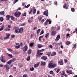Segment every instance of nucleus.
<instances>
[{
	"label": "nucleus",
	"mask_w": 77,
	"mask_h": 77,
	"mask_svg": "<svg viewBox=\"0 0 77 77\" xmlns=\"http://www.w3.org/2000/svg\"><path fill=\"white\" fill-rule=\"evenodd\" d=\"M52 63L53 61H51L50 62L48 65L49 68H55V66H56V65L55 64H53Z\"/></svg>",
	"instance_id": "1"
},
{
	"label": "nucleus",
	"mask_w": 77,
	"mask_h": 77,
	"mask_svg": "<svg viewBox=\"0 0 77 77\" xmlns=\"http://www.w3.org/2000/svg\"><path fill=\"white\" fill-rule=\"evenodd\" d=\"M44 51V49H42L41 50H38V51L37 52V56L39 57V56H41L42 55L43 53H42L41 52H42V51Z\"/></svg>",
	"instance_id": "2"
},
{
	"label": "nucleus",
	"mask_w": 77,
	"mask_h": 77,
	"mask_svg": "<svg viewBox=\"0 0 77 77\" xmlns=\"http://www.w3.org/2000/svg\"><path fill=\"white\" fill-rule=\"evenodd\" d=\"M14 15L16 17H19L21 15V12L20 11H16L14 13Z\"/></svg>",
	"instance_id": "3"
},
{
	"label": "nucleus",
	"mask_w": 77,
	"mask_h": 77,
	"mask_svg": "<svg viewBox=\"0 0 77 77\" xmlns=\"http://www.w3.org/2000/svg\"><path fill=\"white\" fill-rule=\"evenodd\" d=\"M27 49H28V45L26 44L23 48V51H27Z\"/></svg>",
	"instance_id": "4"
},
{
	"label": "nucleus",
	"mask_w": 77,
	"mask_h": 77,
	"mask_svg": "<svg viewBox=\"0 0 77 77\" xmlns=\"http://www.w3.org/2000/svg\"><path fill=\"white\" fill-rule=\"evenodd\" d=\"M5 68H6V69L7 70V71L8 72L9 71V69H10V68H9V66L8 64H6L4 65Z\"/></svg>",
	"instance_id": "5"
},
{
	"label": "nucleus",
	"mask_w": 77,
	"mask_h": 77,
	"mask_svg": "<svg viewBox=\"0 0 77 77\" xmlns=\"http://www.w3.org/2000/svg\"><path fill=\"white\" fill-rule=\"evenodd\" d=\"M0 60L2 62H3V63H5V62H6L4 56H1V58Z\"/></svg>",
	"instance_id": "6"
},
{
	"label": "nucleus",
	"mask_w": 77,
	"mask_h": 77,
	"mask_svg": "<svg viewBox=\"0 0 77 77\" xmlns=\"http://www.w3.org/2000/svg\"><path fill=\"white\" fill-rule=\"evenodd\" d=\"M60 37V35H57V36L56 37V38L55 41H56V42H57V41H58L59 40Z\"/></svg>",
	"instance_id": "7"
},
{
	"label": "nucleus",
	"mask_w": 77,
	"mask_h": 77,
	"mask_svg": "<svg viewBox=\"0 0 77 77\" xmlns=\"http://www.w3.org/2000/svg\"><path fill=\"white\" fill-rule=\"evenodd\" d=\"M48 10H46V11H45L43 13V14L44 15H45L46 16H48Z\"/></svg>",
	"instance_id": "8"
},
{
	"label": "nucleus",
	"mask_w": 77,
	"mask_h": 77,
	"mask_svg": "<svg viewBox=\"0 0 77 77\" xmlns=\"http://www.w3.org/2000/svg\"><path fill=\"white\" fill-rule=\"evenodd\" d=\"M58 63L61 65H62L63 64V60H62V59H60V60L58 61Z\"/></svg>",
	"instance_id": "9"
},
{
	"label": "nucleus",
	"mask_w": 77,
	"mask_h": 77,
	"mask_svg": "<svg viewBox=\"0 0 77 77\" xmlns=\"http://www.w3.org/2000/svg\"><path fill=\"white\" fill-rule=\"evenodd\" d=\"M23 31V28H20L19 29V30L18 32V33H21Z\"/></svg>",
	"instance_id": "10"
},
{
	"label": "nucleus",
	"mask_w": 77,
	"mask_h": 77,
	"mask_svg": "<svg viewBox=\"0 0 77 77\" xmlns=\"http://www.w3.org/2000/svg\"><path fill=\"white\" fill-rule=\"evenodd\" d=\"M10 36V34H6V37L4 38V39L5 40H6V39H8V38Z\"/></svg>",
	"instance_id": "11"
},
{
	"label": "nucleus",
	"mask_w": 77,
	"mask_h": 77,
	"mask_svg": "<svg viewBox=\"0 0 77 77\" xmlns=\"http://www.w3.org/2000/svg\"><path fill=\"white\" fill-rule=\"evenodd\" d=\"M18 30H19V28L18 27H16L15 28V33H18Z\"/></svg>",
	"instance_id": "12"
},
{
	"label": "nucleus",
	"mask_w": 77,
	"mask_h": 77,
	"mask_svg": "<svg viewBox=\"0 0 77 77\" xmlns=\"http://www.w3.org/2000/svg\"><path fill=\"white\" fill-rule=\"evenodd\" d=\"M66 72L67 73H69V74H72V72L71 70H66Z\"/></svg>",
	"instance_id": "13"
},
{
	"label": "nucleus",
	"mask_w": 77,
	"mask_h": 77,
	"mask_svg": "<svg viewBox=\"0 0 77 77\" xmlns=\"http://www.w3.org/2000/svg\"><path fill=\"white\" fill-rule=\"evenodd\" d=\"M27 54H30L32 53V50L30 49H29L27 51Z\"/></svg>",
	"instance_id": "14"
},
{
	"label": "nucleus",
	"mask_w": 77,
	"mask_h": 77,
	"mask_svg": "<svg viewBox=\"0 0 77 77\" xmlns=\"http://www.w3.org/2000/svg\"><path fill=\"white\" fill-rule=\"evenodd\" d=\"M47 57L45 56H43L42 57H41V59L43 60H47Z\"/></svg>",
	"instance_id": "15"
},
{
	"label": "nucleus",
	"mask_w": 77,
	"mask_h": 77,
	"mask_svg": "<svg viewBox=\"0 0 77 77\" xmlns=\"http://www.w3.org/2000/svg\"><path fill=\"white\" fill-rule=\"evenodd\" d=\"M9 31V30H11V29L9 28L6 27L5 29V31H6V32H8V31Z\"/></svg>",
	"instance_id": "16"
},
{
	"label": "nucleus",
	"mask_w": 77,
	"mask_h": 77,
	"mask_svg": "<svg viewBox=\"0 0 77 77\" xmlns=\"http://www.w3.org/2000/svg\"><path fill=\"white\" fill-rule=\"evenodd\" d=\"M38 48H42V47H44V45H42L39 44L38 45Z\"/></svg>",
	"instance_id": "17"
},
{
	"label": "nucleus",
	"mask_w": 77,
	"mask_h": 77,
	"mask_svg": "<svg viewBox=\"0 0 77 77\" xmlns=\"http://www.w3.org/2000/svg\"><path fill=\"white\" fill-rule=\"evenodd\" d=\"M6 18L7 20H9V18H10V15L8 14L6 16Z\"/></svg>",
	"instance_id": "18"
},
{
	"label": "nucleus",
	"mask_w": 77,
	"mask_h": 77,
	"mask_svg": "<svg viewBox=\"0 0 77 77\" xmlns=\"http://www.w3.org/2000/svg\"><path fill=\"white\" fill-rule=\"evenodd\" d=\"M63 75L65 77H68V75L65 73V72L64 71H63Z\"/></svg>",
	"instance_id": "19"
},
{
	"label": "nucleus",
	"mask_w": 77,
	"mask_h": 77,
	"mask_svg": "<svg viewBox=\"0 0 77 77\" xmlns=\"http://www.w3.org/2000/svg\"><path fill=\"white\" fill-rule=\"evenodd\" d=\"M63 8L66 9H68V6H66V4H65L64 5Z\"/></svg>",
	"instance_id": "20"
},
{
	"label": "nucleus",
	"mask_w": 77,
	"mask_h": 77,
	"mask_svg": "<svg viewBox=\"0 0 77 77\" xmlns=\"http://www.w3.org/2000/svg\"><path fill=\"white\" fill-rule=\"evenodd\" d=\"M51 34L53 36H54L56 35V31H53L51 32Z\"/></svg>",
	"instance_id": "21"
},
{
	"label": "nucleus",
	"mask_w": 77,
	"mask_h": 77,
	"mask_svg": "<svg viewBox=\"0 0 77 77\" xmlns=\"http://www.w3.org/2000/svg\"><path fill=\"white\" fill-rule=\"evenodd\" d=\"M41 65H43V66H45V62L42 61L41 63Z\"/></svg>",
	"instance_id": "22"
},
{
	"label": "nucleus",
	"mask_w": 77,
	"mask_h": 77,
	"mask_svg": "<svg viewBox=\"0 0 77 77\" xmlns=\"http://www.w3.org/2000/svg\"><path fill=\"white\" fill-rule=\"evenodd\" d=\"M36 12V9L35 8H33V13L35 14Z\"/></svg>",
	"instance_id": "23"
},
{
	"label": "nucleus",
	"mask_w": 77,
	"mask_h": 77,
	"mask_svg": "<svg viewBox=\"0 0 77 77\" xmlns=\"http://www.w3.org/2000/svg\"><path fill=\"white\" fill-rule=\"evenodd\" d=\"M7 55H8L9 57H11V58H12V54H10L8 53H7L6 54Z\"/></svg>",
	"instance_id": "24"
},
{
	"label": "nucleus",
	"mask_w": 77,
	"mask_h": 77,
	"mask_svg": "<svg viewBox=\"0 0 77 77\" xmlns=\"http://www.w3.org/2000/svg\"><path fill=\"white\" fill-rule=\"evenodd\" d=\"M56 54V53L55 52H53L52 54H51V56H55Z\"/></svg>",
	"instance_id": "25"
},
{
	"label": "nucleus",
	"mask_w": 77,
	"mask_h": 77,
	"mask_svg": "<svg viewBox=\"0 0 77 77\" xmlns=\"http://www.w3.org/2000/svg\"><path fill=\"white\" fill-rule=\"evenodd\" d=\"M38 66H39V63H38V64H35L34 65V68H37V67H38Z\"/></svg>",
	"instance_id": "26"
},
{
	"label": "nucleus",
	"mask_w": 77,
	"mask_h": 77,
	"mask_svg": "<svg viewBox=\"0 0 77 77\" xmlns=\"http://www.w3.org/2000/svg\"><path fill=\"white\" fill-rule=\"evenodd\" d=\"M15 58H13L11 60V62H14L15 61Z\"/></svg>",
	"instance_id": "27"
},
{
	"label": "nucleus",
	"mask_w": 77,
	"mask_h": 77,
	"mask_svg": "<svg viewBox=\"0 0 77 77\" xmlns=\"http://www.w3.org/2000/svg\"><path fill=\"white\" fill-rule=\"evenodd\" d=\"M4 29V25H2L0 28V31L3 30Z\"/></svg>",
	"instance_id": "28"
},
{
	"label": "nucleus",
	"mask_w": 77,
	"mask_h": 77,
	"mask_svg": "<svg viewBox=\"0 0 77 77\" xmlns=\"http://www.w3.org/2000/svg\"><path fill=\"white\" fill-rule=\"evenodd\" d=\"M15 47L17 49H18L20 47V45H17V46H16Z\"/></svg>",
	"instance_id": "29"
},
{
	"label": "nucleus",
	"mask_w": 77,
	"mask_h": 77,
	"mask_svg": "<svg viewBox=\"0 0 77 77\" xmlns=\"http://www.w3.org/2000/svg\"><path fill=\"white\" fill-rule=\"evenodd\" d=\"M12 62L11 60H10L7 62V63L9 65H11V63Z\"/></svg>",
	"instance_id": "30"
},
{
	"label": "nucleus",
	"mask_w": 77,
	"mask_h": 77,
	"mask_svg": "<svg viewBox=\"0 0 77 77\" xmlns=\"http://www.w3.org/2000/svg\"><path fill=\"white\" fill-rule=\"evenodd\" d=\"M66 45H69V44H70V42L69 41H67L66 42Z\"/></svg>",
	"instance_id": "31"
},
{
	"label": "nucleus",
	"mask_w": 77,
	"mask_h": 77,
	"mask_svg": "<svg viewBox=\"0 0 77 77\" xmlns=\"http://www.w3.org/2000/svg\"><path fill=\"white\" fill-rule=\"evenodd\" d=\"M47 55H48V56H49V57H50V52H47Z\"/></svg>",
	"instance_id": "32"
},
{
	"label": "nucleus",
	"mask_w": 77,
	"mask_h": 77,
	"mask_svg": "<svg viewBox=\"0 0 77 77\" xmlns=\"http://www.w3.org/2000/svg\"><path fill=\"white\" fill-rule=\"evenodd\" d=\"M30 59V57L29 56H28V57H27V58H26L27 60H29Z\"/></svg>",
	"instance_id": "33"
},
{
	"label": "nucleus",
	"mask_w": 77,
	"mask_h": 77,
	"mask_svg": "<svg viewBox=\"0 0 77 77\" xmlns=\"http://www.w3.org/2000/svg\"><path fill=\"white\" fill-rule=\"evenodd\" d=\"M10 18L11 20H14V18H15V17H13L12 16H10Z\"/></svg>",
	"instance_id": "34"
},
{
	"label": "nucleus",
	"mask_w": 77,
	"mask_h": 77,
	"mask_svg": "<svg viewBox=\"0 0 77 77\" xmlns=\"http://www.w3.org/2000/svg\"><path fill=\"white\" fill-rule=\"evenodd\" d=\"M43 38V36H41L39 37L38 38V40L40 41H41V38Z\"/></svg>",
	"instance_id": "35"
},
{
	"label": "nucleus",
	"mask_w": 77,
	"mask_h": 77,
	"mask_svg": "<svg viewBox=\"0 0 77 77\" xmlns=\"http://www.w3.org/2000/svg\"><path fill=\"white\" fill-rule=\"evenodd\" d=\"M1 15H4L5 14V12L4 11H2L0 12Z\"/></svg>",
	"instance_id": "36"
},
{
	"label": "nucleus",
	"mask_w": 77,
	"mask_h": 77,
	"mask_svg": "<svg viewBox=\"0 0 77 77\" xmlns=\"http://www.w3.org/2000/svg\"><path fill=\"white\" fill-rule=\"evenodd\" d=\"M38 19L39 20V21H41V20L42 19V17H38Z\"/></svg>",
	"instance_id": "37"
},
{
	"label": "nucleus",
	"mask_w": 77,
	"mask_h": 77,
	"mask_svg": "<svg viewBox=\"0 0 77 77\" xmlns=\"http://www.w3.org/2000/svg\"><path fill=\"white\" fill-rule=\"evenodd\" d=\"M41 31V29H38L37 31V34L38 35V33H39Z\"/></svg>",
	"instance_id": "38"
},
{
	"label": "nucleus",
	"mask_w": 77,
	"mask_h": 77,
	"mask_svg": "<svg viewBox=\"0 0 77 77\" xmlns=\"http://www.w3.org/2000/svg\"><path fill=\"white\" fill-rule=\"evenodd\" d=\"M57 44L55 43V42H54V43H53L52 45H54V46H56V45H57Z\"/></svg>",
	"instance_id": "39"
},
{
	"label": "nucleus",
	"mask_w": 77,
	"mask_h": 77,
	"mask_svg": "<svg viewBox=\"0 0 77 77\" xmlns=\"http://www.w3.org/2000/svg\"><path fill=\"white\" fill-rule=\"evenodd\" d=\"M19 66H20V67H23V64H20L19 65Z\"/></svg>",
	"instance_id": "40"
},
{
	"label": "nucleus",
	"mask_w": 77,
	"mask_h": 77,
	"mask_svg": "<svg viewBox=\"0 0 77 77\" xmlns=\"http://www.w3.org/2000/svg\"><path fill=\"white\" fill-rule=\"evenodd\" d=\"M71 10L72 12H74L75 9H74V8H71Z\"/></svg>",
	"instance_id": "41"
},
{
	"label": "nucleus",
	"mask_w": 77,
	"mask_h": 77,
	"mask_svg": "<svg viewBox=\"0 0 77 77\" xmlns=\"http://www.w3.org/2000/svg\"><path fill=\"white\" fill-rule=\"evenodd\" d=\"M0 20L1 21H4V18L3 17H0Z\"/></svg>",
	"instance_id": "42"
},
{
	"label": "nucleus",
	"mask_w": 77,
	"mask_h": 77,
	"mask_svg": "<svg viewBox=\"0 0 77 77\" xmlns=\"http://www.w3.org/2000/svg\"><path fill=\"white\" fill-rule=\"evenodd\" d=\"M30 70L31 71H32L34 70V68L33 67H32V68H30Z\"/></svg>",
	"instance_id": "43"
},
{
	"label": "nucleus",
	"mask_w": 77,
	"mask_h": 77,
	"mask_svg": "<svg viewBox=\"0 0 77 77\" xmlns=\"http://www.w3.org/2000/svg\"><path fill=\"white\" fill-rule=\"evenodd\" d=\"M29 6H30V4H28L26 6L25 5V8H28Z\"/></svg>",
	"instance_id": "44"
},
{
	"label": "nucleus",
	"mask_w": 77,
	"mask_h": 77,
	"mask_svg": "<svg viewBox=\"0 0 77 77\" xmlns=\"http://www.w3.org/2000/svg\"><path fill=\"white\" fill-rule=\"evenodd\" d=\"M13 69L14 71H16V70H17V68L16 67H14L13 68Z\"/></svg>",
	"instance_id": "45"
},
{
	"label": "nucleus",
	"mask_w": 77,
	"mask_h": 77,
	"mask_svg": "<svg viewBox=\"0 0 77 77\" xmlns=\"http://www.w3.org/2000/svg\"><path fill=\"white\" fill-rule=\"evenodd\" d=\"M32 21V19H29L28 20V23H31Z\"/></svg>",
	"instance_id": "46"
},
{
	"label": "nucleus",
	"mask_w": 77,
	"mask_h": 77,
	"mask_svg": "<svg viewBox=\"0 0 77 77\" xmlns=\"http://www.w3.org/2000/svg\"><path fill=\"white\" fill-rule=\"evenodd\" d=\"M44 26H47L48 24V23L46 21V22L44 23Z\"/></svg>",
	"instance_id": "47"
},
{
	"label": "nucleus",
	"mask_w": 77,
	"mask_h": 77,
	"mask_svg": "<svg viewBox=\"0 0 77 77\" xmlns=\"http://www.w3.org/2000/svg\"><path fill=\"white\" fill-rule=\"evenodd\" d=\"M57 30L58 31V30H60V26H57Z\"/></svg>",
	"instance_id": "48"
},
{
	"label": "nucleus",
	"mask_w": 77,
	"mask_h": 77,
	"mask_svg": "<svg viewBox=\"0 0 77 77\" xmlns=\"http://www.w3.org/2000/svg\"><path fill=\"white\" fill-rule=\"evenodd\" d=\"M50 74H53V71L52 70L50 72Z\"/></svg>",
	"instance_id": "49"
},
{
	"label": "nucleus",
	"mask_w": 77,
	"mask_h": 77,
	"mask_svg": "<svg viewBox=\"0 0 77 77\" xmlns=\"http://www.w3.org/2000/svg\"><path fill=\"white\" fill-rule=\"evenodd\" d=\"M44 33V30H42L40 32V35H42V34H43Z\"/></svg>",
	"instance_id": "50"
},
{
	"label": "nucleus",
	"mask_w": 77,
	"mask_h": 77,
	"mask_svg": "<svg viewBox=\"0 0 77 77\" xmlns=\"http://www.w3.org/2000/svg\"><path fill=\"white\" fill-rule=\"evenodd\" d=\"M29 45L30 47H32L33 45V43H31L29 44Z\"/></svg>",
	"instance_id": "51"
},
{
	"label": "nucleus",
	"mask_w": 77,
	"mask_h": 77,
	"mask_svg": "<svg viewBox=\"0 0 77 77\" xmlns=\"http://www.w3.org/2000/svg\"><path fill=\"white\" fill-rule=\"evenodd\" d=\"M25 25H26V23H22L21 26H25Z\"/></svg>",
	"instance_id": "52"
},
{
	"label": "nucleus",
	"mask_w": 77,
	"mask_h": 77,
	"mask_svg": "<svg viewBox=\"0 0 77 77\" xmlns=\"http://www.w3.org/2000/svg\"><path fill=\"white\" fill-rule=\"evenodd\" d=\"M59 71H60V69H58L57 70L56 72H57V74L59 73Z\"/></svg>",
	"instance_id": "53"
},
{
	"label": "nucleus",
	"mask_w": 77,
	"mask_h": 77,
	"mask_svg": "<svg viewBox=\"0 0 77 77\" xmlns=\"http://www.w3.org/2000/svg\"><path fill=\"white\" fill-rule=\"evenodd\" d=\"M18 1V0H14V3L15 4L16 2H17Z\"/></svg>",
	"instance_id": "54"
},
{
	"label": "nucleus",
	"mask_w": 77,
	"mask_h": 77,
	"mask_svg": "<svg viewBox=\"0 0 77 77\" xmlns=\"http://www.w3.org/2000/svg\"><path fill=\"white\" fill-rule=\"evenodd\" d=\"M32 10L31 9V11H29V14H32Z\"/></svg>",
	"instance_id": "55"
},
{
	"label": "nucleus",
	"mask_w": 77,
	"mask_h": 77,
	"mask_svg": "<svg viewBox=\"0 0 77 77\" xmlns=\"http://www.w3.org/2000/svg\"><path fill=\"white\" fill-rule=\"evenodd\" d=\"M22 15L23 16L25 17V16H26V13H25L24 14H23Z\"/></svg>",
	"instance_id": "56"
},
{
	"label": "nucleus",
	"mask_w": 77,
	"mask_h": 77,
	"mask_svg": "<svg viewBox=\"0 0 77 77\" xmlns=\"http://www.w3.org/2000/svg\"><path fill=\"white\" fill-rule=\"evenodd\" d=\"M51 28L53 29V30H54V29H56V27L52 26L51 27Z\"/></svg>",
	"instance_id": "57"
},
{
	"label": "nucleus",
	"mask_w": 77,
	"mask_h": 77,
	"mask_svg": "<svg viewBox=\"0 0 77 77\" xmlns=\"http://www.w3.org/2000/svg\"><path fill=\"white\" fill-rule=\"evenodd\" d=\"M20 45L21 47H22V46H23V42H20Z\"/></svg>",
	"instance_id": "58"
},
{
	"label": "nucleus",
	"mask_w": 77,
	"mask_h": 77,
	"mask_svg": "<svg viewBox=\"0 0 77 77\" xmlns=\"http://www.w3.org/2000/svg\"><path fill=\"white\" fill-rule=\"evenodd\" d=\"M76 45H74L73 46V48H76Z\"/></svg>",
	"instance_id": "59"
},
{
	"label": "nucleus",
	"mask_w": 77,
	"mask_h": 77,
	"mask_svg": "<svg viewBox=\"0 0 77 77\" xmlns=\"http://www.w3.org/2000/svg\"><path fill=\"white\" fill-rule=\"evenodd\" d=\"M50 19H48L46 21V22H47L48 23V22L50 21Z\"/></svg>",
	"instance_id": "60"
},
{
	"label": "nucleus",
	"mask_w": 77,
	"mask_h": 77,
	"mask_svg": "<svg viewBox=\"0 0 77 77\" xmlns=\"http://www.w3.org/2000/svg\"><path fill=\"white\" fill-rule=\"evenodd\" d=\"M7 49L8 51H12V50L11 48H8Z\"/></svg>",
	"instance_id": "61"
},
{
	"label": "nucleus",
	"mask_w": 77,
	"mask_h": 77,
	"mask_svg": "<svg viewBox=\"0 0 77 77\" xmlns=\"http://www.w3.org/2000/svg\"><path fill=\"white\" fill-rule=\"evenodd\" d=\"M64 61L65 63H66V62H67V60H66V59H65Z\"/></svg>",
	"instance_id": "62"
},
{
	"label": "nucleus",
	"mask_w": 77,
	"mask_h": 77,
	"mask_svg": "<svg viewBox=\"0 0 77 77\" xmlns=\"http://www.w3.org/2000/svg\"><path fill=\"white\" fill-rule=\"evenodd\" d=\"M23 77H27V75H23Z\"/></svg>",
	"instance_id": "63"
},
{
	"label": "nucleus",
	"mask_w": 77,
	"mask_h": 77,
	"mask_svg": "<svg viewBox=\"0 0 77 77\" xmlns=\"http://www.w3.org/2000/svg\"><path fill=\"white\" fill-rule=\"evenodd\" d=\"M44 19H42V20H41V23H43L44 22Z\"/></svg>",
	"instance_id": "64"
}]
</instances>
